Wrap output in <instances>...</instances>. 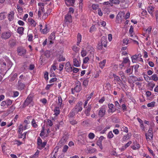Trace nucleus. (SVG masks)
<instances>
[{
  "mask_svg": "<svg viewBox=\"0 0 158 158\" xmlns=\"http://www.w3.org/2000/svg\"><path fill=\"white\" fill-rule=\"evenodd\" d=\"M1 37L5 39H8L10 37V33L9 32H3L2 35Z\"/></svg>",
  "mask_w": 158,
  "mask_h": 158,
  "instance_id": "2eb2a0df",
  "label": "nucleus"
},
{
  "mask_svg": "<svg viewBox=\"0 0 158 158\" xmlns=\"http://www.w3.org/2000/svg\"><path fill=\"white\" fill-rule=\"evenodd\" d=\"M69 122L71 124L73 125L76 124L77 123V122L73 118H69Z\"/></svg>",
  "mask_w": 158,
  "mask_h": 158,
  "instance_id": "a19ab883",
  "label": "nucleus"
},
{
  "mask_svg": "<svg viewBox=\"0 0 158 158\" xmlns=\"http://www.w3.org/2000/svg\"><path fill=\"white\" fill-rule=\"evenodd\" d=\"M106 62V60H104L103 61L99 63V66L102 69H103L105 66Z\"/></svg>",
  "mask_w": 158,
  "mask_h": 158,
  "instance_id": "bb28decb",
  "label": "nucleus"
},
{
  "mask_svg": "<svg viewBox=\"0 0 158 158\" xmlns=\"http://www.w3.org/2000/svg\"><path fill=\"white\" fill-rule=\"evenodd\" d=\"M91 104L89 103L87 107H86V109L85 110V113L87 116H89L90 114V111L91 109Z\"/></svg>",
  "mask_w": 158,
  "mask_h": 158,
  "instance_id": "9d476101",
  "label": "nucleus"
},
{
  "mask_svg": "<svg viewBox=\"0 0 158 158\" xmlns=\"http://www.w3.org/2000/svg\"><path fill=\"white\" fill-rule=\"evenodd\" d=\"M143 11L140 14V15L141 16H144L146 15L147 14V12L145 10H143V9H142Z\"/></svg>",
  "mask_w": 158,
  "mask_h": 158,
  "instance_id": "4d7b16f0",
  "label": "nucleus"
},
{
  "mask_svg": "<svg viewBox=\"0 0 158 158\" xmlns=\"http://www.w3.org/2000/svg\"><path fill=\"white\" fill-rule=\"evenodd\" d=\"M106 108L104 106L101 107L99 109L98 115L100 118L103 117L106 114Z\"/></svg>",
  "mask_w": 158,
  "mask_h": 158,
  "instance_id": "f03ea898",
  "label": "nucleus"
},
{
  "mask_svg": "<svg viewBox=\"0 0 158 158\" xmlns=\"http://www.w3.org/2000/svg\"><path fill=\"white\" fill-rule=\"evenodd\" d=\"M112 74L115 80H116L118 81H121V80L118 76L114 74Z\"/></svg>",
  "mask_w": 158,
  "mask_h": 158,
  "instance_id": "79ce46f5",
  "label": "nucleus"
},
{
  "mask_svg": "<svg viewBox=\"0 0 158 158\" xmlns=\"http://www.w3.org/2000/svg\"><path fill=\"white\" fill-rule=\"evenodd\" d=\"M108 107L109 108L108 110L109 113H113L115 111L116 109L114 107V105L112 104H108Z\"/></svg>",
  "mask_w": 158,
  "mask_h": 158,
  "instance_id": "1a4fd4ad",
  "label": "nucleus"
},
{
  "mask_svg": "<svg viewBox=\"0 0 158 158\" xmlns=\"http://www.w3.org/2000/svg\"><path fill=\"white\" fill-rule=\"evenodd\" d=\"M67 65V66L66 67L65 69H66V71L68 72H70L72 71V67L70 65L69 63H67L66 65Z\"/></svg>",
  "mask_w": 158,
  "mask_h": 158,
  "instance_id": "aec40b11",
  "label": "nucleus"
},
{
  "mask_svg": "<svg viewBox=\"0 0 158 158\" xmlns=\"http://www.w3.org/2000/svg\"><path fill=\"white\" fill-rule=\"evenodd\" d=\"M124 15V13L122 12H119L116 16L115 22L117 23H121L123 22V16Z\"/></svg>",
  "mask_w": 158,
  "mask_h": 158,
  "instance_id": "7ed1b4c3",
  "label": "nucleus"
},
{
  "mask_svg": "<svg viewBox=\"0 0 158 158\" xmlns=\"http://www.w3.org/2000/svg\"><path fill=\"white\" fill-rule=\"evenodd\" d=\"M122 130L126 133H127L128 132V128L127 127L125 126H123L122 127Z\"/></svg>",
  "mask_w": 158,
  "mask_h": 158,
  "instance_id": "774afa93",
  "label": "nucleus"
},
{
  "mask_svg": "<svg viewBox=\"0 0 158 158\" xmlns=\"http://www.w3.org/2000/svg\"><path fill=\"white\" fill-rule=\"evenodd\" d=\"M114 136V135L111 131H110L108 134L107 137L109 139H111Z\"/></svg>",
  "mask_w": 158,
  "mask_h": 158,
  "instance_id": "a18cd8bd",
  "label": "nucleus"
},
{
  "mask_svg": "<svg viewBox=\"0 0 158 158\" xmlns=\"http://www.w3.org/2000/svg\"><path fill=\"white\" fill-rule=\"evenodd\" d=\"M155 102H152L151 103L148 104L147 106L148 107H153L155 106Z\"/></svg>",
  "mask_w": 158,
  "mask_h": 158,
  "instance_id": "c03bdc74",
  "label": "nucleus"
},
{
  "mask_svg": "<svg viewBox=\"0 0 158 158\" xmlns=\"http://www.w3.org/2000/svg\"><path fill=\"white\" fill-rule=\"evenodd\" d=\"M101 44L104 47H106L107 46V40L106 38L105 37H102L101 39Z\"/></svg>",
  "mask_w": 158,
  "mask_h": 158,
  "instance_id": "4468645a",
  "label": "nucleus"
},
{
  "mask_svg": "<svg viewBox=\"0 0 158 158\" xmlns=\"http://www.w3.org/2000/svg\"><path fill=\"white\" fill-rule=\"evenodd\" d=\"M89 138L91 139H94L95 137V135L93 133H90L89 134Z\"/></svg>",
  "mask_w": 158,
  "mask_h": 158,
  "instance_id": "bf43d9fd",
  "label": "nucleus"
},
{
  "mask_svg": "<svg viewBox=\"0 0 158 158\" xmlns=\"http://www.w3.org/2000/svg\"><path fill=\"white\" fill-rule=\"evenodd\" d=\"M89 60V58L88 57H85L83 59V62L84 64L87 63Z\"/></svg>",
  "mask_w": 158,
  "mask_h": 158,
  "instance_id": "680f3d73",
  "label": "nucleus"
},
{
  "mask_svg": "<svg viewBox=\"0 0 158 158\" xmlns=\"http://www.w3.org/2000/svg\"><path fill=\"white\" fill-rule=\"evenodd\" d=\"M69 148L68 146L67 145H65L63 148V149L62 150V152H66Z\"/></svg>",
  "mask_w": 158,
  "mask_h": 158,
  "instance_id": "6e6d98bb",
  "label": "nucleus"
},
{
  "mask_svg": "<svg viewBox=\"0 0 158 158\" xmlns=\"http://www.w3.org/2000/svg\"><path fill=\"white\" fill-rule=\"evenodd\" d=\"M17 76V74L15 73L14 74L11 78H10V81H14Z\"/></svg>",
  "mask_w": 158,
  "mask_h": 158,
  "instance_id": "864d4df0",
  "label": "nucleus"
},
{
  "mask_svg": "<svg viewBox=\"0 0 158 158\" xmlns=\"http://www.w3.org/2000/svg\"><path fill=\"white\" fill-rule=\"evenodd\" d=\"M10 105V100H7V101H3L1 103V106H5V105H6L7 106H8Z\"/></svg>",
  "mask_w": 158,
  "mask_h": 158,
  "instance_id": "a878e982",
  "label": "nucleus"
},
{
  "mask_svg": "<svg viewBox=\"0 0 158 158\" xmlns=\"http://www.w3.org/2000/svg\"><path fill=\"white\" fill-rule=\"evenodd\" d=\"M110 2L111 3L114 4L116 5L119 4V2H118V0H109Z\"/></svg>",
  "mask_w": 158,
  "mask_h": 158,
  "instance_id": "603ef678",
  "label": "nucleus"
},
{
  "mask_svg": "<svg viewBox=\"0 0 158 158\" xmlns=\"http://www.w3.org/2000/svg\"><path fill=\"white\" fill-rule=\"evenodd\" d=\"M10 42V47H14L16 44V40L15 39H12Z\"/></svg>",
  "mask_w": 158,
  "mask_h": 158,
  "instance_id": "09e8293b",
  "label": "nucleus"
},
{
  "mask_svg": "<svg viewBox=\"0 0 158 158\" xmlns=\"http://www.w3.org/2000/svg\"><path fill=\"white\" fill-rule=\"evenodd\" d=\"M139 56V55H138V56H137V55H135L133 56H132L131 57L132 61L133 63H135L136 62V60L138 58V56Z\"/></svg>",
  "mask_w": 158,
  "mask_h": 158,
  "instance_id": "e433bc0d",
  "label": "nucleus"
},
{
  "mask_svg": "<svg viewBox=\"0 0 158 158\" xmlns=\"http://www.w3.org/2000/svg\"><path fill=\"white\" fill-rule=\"evenodd\" d=\"M82 102H79L76 105L73 109V110L76 113H78L80 111H81L82 110Z\"/></svg>",
  "mask_w": 158,
  "mask_h": 158,
  "instance_id": "20e7f679",
  "label": "nucleus"
},
{
  "mask_svg": "<svg viewBox=\"0 0 158 158\" xmlns=\"http://www.w3.org/2000/svg\"><path fill=\"white\" fill-rule=\"evenodd\" d=\"M98 7L99 6L98 4H93L92 6V8L94 10H96L97 9H99L98 8Z\"/></svg>",
  "mask_w": 158,
  "mask_h": 158,
  "instance_id": "de8ad7c7",
  "label": "nucleus"
},
{
  "mask_svg": "<svg viewBox=\"0 0 158 158\" xmlns=\"http://www.w3.org/2000/svg\"><path fill=\"white\" fill-rule=\"evenodd\" d=\"M12 94H13L12 97H15L18 96L19 94V93L18 91H13L12 92Z\"/></svg>",
  "mask_w": 158,
  "mask_h": 158,
  "instance_id": "49530a36",
  "label": "nucleus"
},
{
  "mask_svg": "<svg viewBox=\"0 0 158 158\" xmlns=\"http://www.w3.org/2000/svg\"><path fill=\"white\" fill-rule=\"evenodd\" d=\"M73 63L74 65L76 67H79L81 65V61L80 60V57L79 56L76 57V58L73 57Z\"/></svg>",
  "mask_w": 158,
  "mask_h": 158,
  "instance_id": "39448f33",
  "label": "nucleus"
},
{
  "mask_svg": "<svg viewBox=\"0 0 158 158\" xmlns=\"http://www.w3.org/2000/svg\"><path fill=\"white\" fill-rule=\"evenodd\" d=\"M96 28L95 25L92 26L90 29L89 31L91 33H92L96 31Z\"/></svg>",
  "mask_w": 158,
  "mask_h": 158,
  "instance_id": "37998d69",
  "label": "nucleus"
},
{
  "mask_svg": "<svg viewBox=\"0 0 158 158\" xmlns=\"http://www.w3.org/2000/svg\"><path fill=\"white\" fill-rule=\"evenodd\" d=\"M75 113H76L74 110L70 112L68 115V117L69 118H73L75 116Z\"/></svg>",
  "mask_w": 158,
  "mask_h": 158,
  "instance_id": "c9c22d12",
  "label": "nucleus"
},
{
  "mask_svg": "<svg viewBox=\"0 0 158 158\" xmlns=\"http://www.w3.org/2000/svg\"><path fill=\"white\" fill-rule=\"evenodd\" d=\"M133 66H131L130 68H128L125 71L126 73H129V74L132 73L133 71Z\"/></svg>",
  "mask_w": 158,
  "mask_h": 158,
  "instance_id": "c756f323",
  "label": "nucleus"
},
{
  "mask_svg": "<svg viewBox=\"0 0 158 158\" xmlns=\"http://www.w3.org/2000/svg\"><path fill=\"white\" fill-rule=\"evenodd\" d=\"M66 5L68 6H73L75 2V0H64Z\"/></svg>",
  "mask_w": 158,
  "mask_h": 158,
  "instance_id": "9b49d317",
  "label": "nucleus"
},
{
  "mask_svg": "<svg viewBox=\"0 0 158 158\" xmlns=\"http://www.w3.org/2000/svg\"><path fill=\"white\" fill-rule=\"evenodd\" d=\"M19 117V116L18 115H16L14 118V120H12L11 122H10V126L13 124L14 123H15L16 121L17 120V118Z\"/></svg>",
  "mask_w": 158,
  "mask_h": 158,
  "instance_id": "3c124183",
  "label": "nucleus"
},
{
  "mask_svg": "<svg viewBox=\"0 0 158 158\" xmlns=\"http://www.w3.org/2000/svg\"><path fill=\"white\" fill-rule=\"evenodd\" d=\"M152 132L153 131L152 128H150L148 131V133H146L145 134L147 140L148 139H152L153 136Z\"/></svg>",
  "mask_w": 158,
  "mask_h": 158,
  "instance_id": "423d86ee",
  "label": "nucleus"
},
{
  "mask_svg": "<svg viewBox=\"0 0 158 158\" xmlns=\"http://www.w3.org/2000/svg\"><path fill=\"white\" fill-rule=\"evenodd\" d=\"M152 79L155 81H157L158 80V77L157 75L156 74H153L151 76Z\"/></svg>",
  "mask_w": 158,
  "mask_h": 158,
  "instance_id": "4c0bfd02",
  "label": "nucleus"
},
{
  "mask_svg": "<svg viewBox=\"0 0 158 158\" xmlns=\"http://www.w3.org/2000/svg\"><path fill=\"white\" fill-rule=\"evenodd\" d=\"M77 45H78L81 40V35L80 33H78L77 35Z\"/></svg>",
  "mask_w": 158,
  "mask_h": 158,
  "instance_id": "cd10ccee",
  "label": "nucleus"
},
{
  "mask_svg": "<svg viewBox=\"0 0 158 158\" xmlns=\"http://www.w3.org/2000/svg\"><path fill=\"white\" fill-rule=\"evenodd\" d=\"M24 31V28L23 27H19L17 29V32L20 35H22Z\"/></svg>",
  "mask_w": 158,
  "mask_h": 158,
  "instance_id": "7c9ffc66",
  "label": "nucleus"
},
{
  "mask_svg": "<svg viewBox=\"0 0 158 158\" xmlns=\"http://www.w3.org/2000/svg\"><path fill=\"white\" fill-rule=\"evenodd\" d=\"M82 89L81 82L78 81L76 82L75 86L74 88V90L77 92H79Z\"/></svg>",
  "mask_w": 158,
  "mask_h": 158,
  "instance_id": "0eeeda50",
  "label": "nucleus"
},
{
  "mask_svg": "<svg viewBox=\"0 0 158 158\" xmlns=\"http://www.w3.org/2000/svg\"><path fill=\"white\" fill-rule=\"evenodd\" d=\"M33 102L32 95L29 94L24 102L23 106V108H25L30 104L32 105Z\"/></svg>",
  "mask_w": 158,
  "mask_h": 158,
  "instance_id": "f257e3e1",
  "label": "nucleus"
},
{
  "mask_svg": "<svg viewBox=\"0 0 158 158\" xmlns=\"http://www.w3.org/2000/svg\"><path fill=\"white\" fill-rule=\"evenodd\" d=\"M47 144V142H44L38 145V148L40 149H42L44 148Z\"/></svg>",
  "mask_w": 158,
  "mask_h": 158,
  "instance_id": "b1692460",
  "label": "nucleus"
},
{
  "mask_svg": "<svg viewBox=\"0 0 158 158\" xmlns=\"http://www.w3.org/2000/svg\"><path fill=\"white\" fill-rule=\"evenodd\" d=\"M28 22L33 27L35 26L36 23L32 18H29L28 19Z\"/></svg>",
  "mask_w": 158,
  "mask_h": 158,
  "instance_id": "4be33fe9",
  "label": "nucleus"
},
{
  "mask_svg": "<svg viewBox=\"0 0 158 158\" xmlns=\"http://www.w3.org/2000/svg\"><path fill=\"white\" fill-rule=\"evenodd\" d=\"M69 11L68 12V14H71V13L73 14L74 12V10L73 8L70 7L69 8Z\"/></svg>",
  "mask_w": 158,
  "mask_h": 158,
  "instance_id": "052dcab7",
  "label": "nucleus"
},
{
  "mask_svg": "<svg viewBox=\"0 0 158 158\" xmlns=\"http://www.w3.org/2000/svg\"><path fill=\"white\" fill-rule=\"evenodd\" d=\"M131 135H130L129 134H127L126 135H124L122 139L123 141H125L127 140L128 139L131 137Z\"/></svg>",
  "mask_w": 158,
  "mask_h": 158,
  "instance_id": "393cba45",
  "label": "nucleus"
},
{
  "mask_svg": "<svg viewBox=\"0 0 158 158\" xmlns=\"http://www.w3.org/2000/svg\"><path fill=\"white\" fill-rule=\"evenodd\" d=\"M25 87V84L21 81V80H19L18 82V88L19 90H22L24 89Z\"/></svg>",
  "mask_w": 158,
  "mask_h": 158,
  "instance_id": "f8f14e48",
  "label": "nucleus"
},
{
  "mask_svg": "<svg viewBox=\"0 0 158 158\" xmlns=\"http://www.w3.org/2000/svg\"><path fill=\"white\" fill-rule=\"evenodd\" d=\"M81 53L82 57L85 56L86 55V51L84 50L83 49L81 51Z\"/></svg>",
  "mask_w": 158,
  "mask_h": 158,
  "instance_id": "5fc2aeb1",
  "label": "nucleus"
},
{
  "mask_svg": "<svg viewBox=\"0 0 158 158\" xmlns=\"http://www.w3.org/2000/svg\"><path fill=\"white\" fill-rule=\"evenodd\" d=\"M6 13L5 12L0 13V20L5 19L6 15Z\"/></svg>",
  "mask_w": 158,
  "mask_h": 158,
  "instance_id": "72a5a7b5",
  "label": "nucleus"
},
{
  "mask_svg": "<svg viewBox=\"0 0 158 158\" xmlns=\"http://www.w3.org/2000/svg\"><path fill=\"white\" fill-rule=\"evenodd\" d=\"M18 52L19 55L22 56L25 54L26 50L23 48H20L18 49Z\"/></svg>",
  "mask_w": 158,
  "mask_h": 158,
  "instance_id": "a211bd4d",
  "label": "nucleus"
},
{
  "mask_svg": "<svg viewBox=\"0 0 158 158\" xmlns=\"http://www.w3.org/2000/svg\"><path fill=\"white\" fill-rule=\"evenodd\" d=\"M123 62L124 64L128 63L129 66L130 65V61L128 59V57H127L125 58H123Z\"/></svg>",
  "mask_w": 158,
  "mask_h": 158,
  "instance_id": "f704fd0d",
  "label": "nucleus"
},
{
  "mask_svg": "<svg viewBox=\"0 0 158 158\" xmlns=\"http://www.w3.org/2000/svg\"><path fill=\"white\" fill-rule=\"evenodd\" d=\"M27 126L25 125L23 126L22 125L20 124L19 126V130L18 131L19 133H21L23 130H26L27 129Z\"/></svg>",
  "mask_w": 158,
  "mask_h": 158,
  "instance_id": "f3484780",
  "label": "nucleus"
},
{
  "mask_svg": "<svg viewBox=\"0 0 158 158\" xmlns=\"http://www.w3.org/2000/svg\"><path fill=\"white\" fill-rule=\"evenodd\" d=\"M72 49L76 52H78L80 48L76 46H73L72 47Z\"/></svg>",
  "mask_w": 158,
  "mask_h": 158,
  "instance_id": "ea45409f",
  "label": "nucleus"
},
{
  "mask_svg": "<svg viewBox=\"0 0 158 158\" xmlns=\"http://www.w3.org/2000/svg\"><path fill=\"white\" fill-rule=\"evenodd\" d=\"M56 33L55 32H52L50 35L48 39L50 40H54L55 38Z\"/></svg>",
  "mask_w": 158,
  "mask_h": 158,
  "instance_id": "2f4dec72",
  "label": "nucleus"
},
{
  "mask_svg": "<svg viewBox=\"0 0 158 158\" xmlns=\"http://www.w3.org/2000/svg\"><path fill=\"white\" fill-rule=\"evenodd\" d=\"M37 122H36L35 120L33 119L32 121L31 122V124L32 126L34 128H37L38 126L36 123Z\"/></svg>",
  "mask_w": 158,
  "mask_h": 158,
  "instance_id": "473e14b6",
  "label": "nucleus"
},
{
  "mask_svg": "<svg viewBox=\"0 0 158 158\" xmlns=\"http://www.w3.org/2000/svg\"><path fill=\"white\" fill-rule=\"evenodd\" d=\"M40 31H41L43 34H46L48 31V30L47 28V25H45L44 26V28L42 29V28H40Z\"/></svg>",
  "mask_w": 158,
  "mask_h": 158,
  "instance_id": "412c9836",
  "label": "nucleus"
},
{
  "mask_svg": "<svg viewBox=\"0 0 158 158\" xmlns=\"http://www.w3.org/2000/svg\"><path fill=\"white\" fill-rule=\"evenodd\" d=\"M103 5H108L109 6H112L113 4L111 3H110L109 2H105L103 3Z\"/></svg>",
  "mask_w": 158,
  "mask_h": 158,
  "instance_id": "13d9d810",
  "label": "nucleus"
},
{
  "mask_svg": "<svg viewBox=\"0 0 158 158\" xmlns=\"http://www.w3.org/2000/svg\"><path fill=\"white\" fill-rule=\"evenodd\" d=\"M155 85V83L152 82H150L148 84V86L149 87V88H154Z\"/></svg>",
  "mask_w": 158,
  "mask_h": 158,
  "instance_id": "338daca9",
  "label": "nucleus"
},
{
  "mask_svg": "<svg viewBox=\"0 0 158 158\" xmlns=\"http://www.w3.org/2000/svg\"><path fill=\"white\" fill-rule=\"evenodd\" d=\"M65 19L66 22L71 23L72 22V16L71 14H67L65 17Z\"/></svg>",
  "mask_w": 158,
  "mask_h": 158,
  "instance_id": "dca6fc26",
  "label": "nucleus"
},
{
  "mask_svg": "<svg viewBox=\"0 0 158 158\" xmlns=\"http://www.w3.org/2000/svg\"><path fill=\"white\" fill-rule=\"evenodd\" d=\"M28 40L29 41H31L32 40L33 35L32 34H30L27 35Z\"/></svg>",
  "mask_w": 158,
  "mask_h": 158,
  "instance_id": "8fccbe9b",
  "label": "nucleus"
},
{
  "mask_svg": "<svg viewBox=\"0 0 158 158\" xmlns=\"http://www.w3.org/2000/svg\"><path fill=\"white\" fill-rule=\"evenodd\" d=\"M54 114L57 116L60 113V111L59 107H56L54 110Z\"/></svg>",
  "mask_w": 158,
  "mask_h": 158,
  "instance_id": "c85d7f7f",
  "label": "nucleus"
},
{
  "mask_svg": "<svg viewBox=\"0 0 158 158\" xmlns=\"http://www.w3.org/2000/svg\"><path fill=\"white\" fill-rule=\"evenodd\" d=\"M8 147L7 146V145L6 143H4L3 145H2V149L3 152L7 155L9 157V152H7V151L9 150L8 148Z\"/></svg>",
  "mask_w": 158,
  "mask_h": 158,
  "instance_id": "6e6552de",
  "label": "nucleus"
},
{
  "mask_svg": "<svg viewBox=\"0 0 158 158\" xmlns=\"http://www.w3.org/2000/svg\"><path fill=\"white\" fill-rule=\"evenodd\" d=\"M139 148V145L136 142H134L133 145L131 147V148L134 150H137Z\"/></svg>",
  "mask_w": 158,
  "mask_h": 158,
  "instance_id": "6ab92c4d",
  "label": "nucleus"
},
{
  "mask_svg": "<svg viewBox=\"0 0 158 158\" xmlns=\"http://www.w3.org/2000/svg\"><path fill=\"white\" fill-rule=\"evenodd\" d=\"M129 42V40L127 38H125L123 40V43L124 45H127Z\"/></svg>",
  "mask_w": 158,
  "mask_h": 158,
  "instance_id": "69168bd1",
  "label": "nucleus"
},
{
  "mask_svg": "<svg viewBox=\"0 0 158 158\" xmlns=\"http://www.w3.org/2000/svg\"><path fill=\"white\" fill-rule=\"evenodd\" d=\"M96 150H97L95 148H93L92 149L89 148H87V151H88V153H94L95 152Z\"/></svg>",
  "mask_w": 158,
  "mask_h": 158,
  "instance_id": "58836bf2",
  "label": "nucleus"
},
{
  "mask_svg": "<svg viewBox=\"0 0 158 158\" xmlns=\"http://www.w3.org/2000/svg\"><path fill=\"white\" fill-rule=\"evenodd\" d=\"M17 9H18V11L20 12H22L23 11V8L21 7L19 5H17Z\"/></svg>",
  "mask_w": 158,
  "mask_h": 158,
  "instance_id": "e2e57ef3",
  "label": "nucleus"
},
{
  "mask_svg": "<svg viewBox=\"0 0 158 158\" xmlns=\"http://www.w3.org/2000/svg\"><path fill=\"white\" fill-rule=\"evenodd\" d=\"M57 104L60 107H61L62 104V100L60 95L58 97Z\"/></svg>",
  "mask_w": 158,
  "mask_h": 158,
  "instance_id": "5701e85b",
  "label": "nucleus"
},
{
  "mask_svg": "<svg viewBox=\"0 0 158 158\" xmlns=\"http://www.w3.org/2000/svg\"><path fill=\"white\" fill-rule=\"evenodd\" d=\"M147 10L149 13L151 15V16L152 17H154L153 14V12L154 11V8L151 6H149L147 8Z\"/></svg>",
  "mask_w": 158,
  "mask_h": 158,
  "instance_id": "ddd939ff",
  "label": "nucleus"
},
{
  "mask_svg": "<svg viewBox=\"0 0 158 158\" xmlns=\"http://www.w3.org/2000/svg\"><path fill=\"white\" fill-rule=\"evenodd\" d=\"M88 81L87 79L84 80L83 82V85L86 86L88 84Z\"/></svg>",
  "mask_w": 158,
  "mask_h": 158,
  "instance_id": "0e129e2a",
  "label": "nucleus"
}]
</instances>
